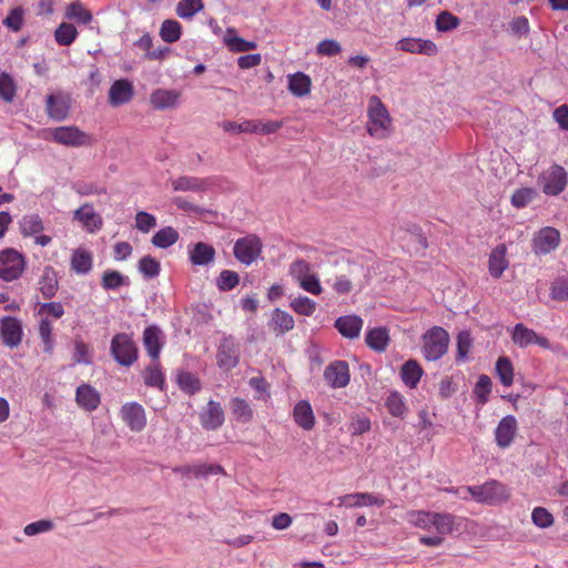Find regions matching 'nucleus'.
<instances>
[{"mask_svg":"<svg viewBox=\"0 0 568 568\" xmlns=\"http://www.w3.org/2000/svg\"><path fill=\"white\" fill-rule=\"evenodd\" d=\"M341 505L346 507H365L371 505H382L383 500H379L376 496L368 493H355L347 494L339 498Z\"/></svg>","mask_w":568,"mask_h":568,"instance_id":"37","label":"nucleus"},{"mask_svg":"<svg viewBox=\"0 0 568 568\" xmlns=\"http://www.w3.org/2000/svg\"><path fill=\"white\" fill-rule=\"evenodd\" d=\"M460 24L458 17L449 11H442L436 19V29L439 32H447L456 29Z\"/></svg>","mask_w":568,"mask_h":568,"instance_id":"55","label":"nucleus"},{"mask_svg":"<svg viewBox=\"0 0 568 568\" xmlns=\"http://www.w3.org/2000/svg\"><path fill=\"white\" fill-rule=\"evenodd\" d=\"M73 362L85 365L91 363L90 346L81 338L74 339Z\"/></svg>","mask_w":568,"mask_h":568,"instance_id":"59","label":"nucleus"},{"mask_svg":"<svg viewBox=\"0 0 568 568\" xmlns=\"http://www.w3.org/2000/svg\"><path fill=\"white\" fill-rule=\"evenodd\" d=\"M324 378L333 388L346 387L351 379L349 366L347 362H332L324 371Z\"/></svg>","mask_w":568,"mask_h":568,"instance_id":"16","label":"nucleus"},{"mask_svg":"<svg viewBox=\"0 0 568 568\" xmlns=\"http://www.w3.org/2000/svg\"><path fill=\"white\" fill-rule=\"evenodd\" d=\"M24 14L26 10L22 7L12 8L3 19L2 23L9 30L19 32L24 24Z\"/></svg>","mask_w":568,"mask_h":568,"instance_id":"51","label":"nucleus"},{"mask_svg":"<svg viewBox=\"0 0 568 568\" xmlns=\"http://www.w3.org/2000/svg\"><path fill=\"white\" fill-rule=\"evenodd\" d=\"M449 336L442 327H433L424 335V356L427 361L439 359L448 349Z\"/></svg>","mask_w":568,"mask_h":568,"instance_id":"8","label":"nucleus"},{"mask_svg":"<svg viewBox=\"0 0 568 568\" xmlns=\"http://www.w3.org/2000/svg\"><path fill=\"white\" fill-rule=\"evenodd\" d=\"M287 78L288 90L293 95L302 98L310 93L312 81L307 74L303 72H296L294 74H290Z\"/></svg>","mask_w":568,"mask_h":568,"instance_id":"38","label":"nucleus"},{"mask_svg":"<svg viewBox=\"0 0 568 568\" xmlns=\"http://www.w3.org/2000/svg\"><path fill=\"white\" fill-rule=\"evenodd\" d=\"M294 324V318L290 313L281 308H275L271 314L268 327L276 336H280L292 331Z\"/></svg>","mask_w":568,"mask_h":568,"instance_id":"29","label":"nucleus"},{"mask_svg":"<svg viewBox=\"0 0 568 568\" xmlns=\"http://www.w3.org/2000/svg\"><path fill=\"white\" fill-rule=\"evenodd\" d=\"M496 373L500 379V383L509 387L514 383V367L511 361L508 357H499L496 363Z\"/></svg>","mask_w":568,"mask_h":568,"instance_id":"50","label":"nucleus"},{"mask_svg":"<svg viewBox=\"0 0 568 568\" xmlns=\"http://www.w3.org/2000/svg\"><path fill=\"white\" fill-rule=\"evenodd\" d=\"M263 244L255 234H248L239 239L233 248L234 256L244 265H251L262 253Z\"/></svg>","mask_w":568,"mask_h":568,"instance_id":"10","label":"nucleus"},{"mask_svg":"<svg viewBox=\"0 0 568 568\" xmlns=\"http://www.w3.org/2000/svg\"><path fill=\"white\" fill-rule=\"evenodd\" d=\"M75 400L81 408L92 412L98 408L101 398L95 388L91 385L82 384L77 388Z\"/></svg>","mask_w":568,"mask_h":568,"instance_id":"27","label":"nucleus"},{"mask_svg":"<svg viewBox=\"0 0 568 568\" xmlns=\"http://www.w3.org/2000/svg\"><path fill=\"white\" fill-rule=\"evenodd\" d=\"M506 254L507 247L505 244H499L491 251L488 261V268L493 277L499 278L508 267Z\"/></svg>","mask_w":568,"mask_h":568,"instance_id":"32","label":"nucleus"},{"mask_svg":"<svg viewBox=\"0 0 568 568\" xmlns=\"http://www.w3.org/2000/svg\"><path fill=\"white\" fill-rule=\"evenodd\" d=\"M58 287V274L52 266L47 265L43 268L42 274L38 281V288L42 294L43 298L50 300L55 295Z\"/></svg>","mask_w":568,"mask_h":568,"instance_id":"30","label":"nucleus"},{"mask_svg":"<svg viewBox=\"0 0 568 568\" xmlns=\"http://www.w3.org/2000/svg\"><path fill=\"white\" fill-rule=\"evenodd\" d=\"M73 221L79 222L88 233H95L103 226V220L93 205L85 203L73 212Z\"/></svg>","mask_w":568,"mask_h":568,"instance_id":"17","label":"nucleus"},{"mask_svg":"<svg viewBox=\"0 0 568 568\" xmlns=\"http://www.w3.org/2000/svg\"><path fill=\"white\" fill-rule=\"evenodd\" d=\"M64 17L81 24H89L93 20L92 12L80 1L69 3L65 8Z\"/></svg>","mask_w":568,"mask_h":568,"instance_id":"36","label":"nucleus"},{"mask_svg":"<svg viewBox=\"0 0 568 568\" xmlns=\"http://www.w3.org/2000/svg\"><path fill=\"white\" fill-rule=\"evenodd\" d=\"M39 337L43 345V352L51 356L54 351L53 325L48 318H41L38 328Z\"/></svg>","mask_w":568,"mask_h":568,"instance_id":"43","label":"nucleus"},{"mask_svg":"<svg viewBox=\"0 0 568 568\" xmlns=\"http://www.w3.org/2000/svg\"><path fill=\"white\" fill-rule=\"evenodd\" d=\"M241 345L233 336L221 339L216 351V364L220 369L230 372L240 363Z\"/></svg>","mask_w":568,"mask_h":568,"instance_id":"9","label":"nucleus"},{"mask_svg":"<svg viewBox=\"0 0 568 568\" xmlns=\"http://www.w3.org/2000/svg\"><path fill=\"white\" fill-rule=\"evenodd\" d=\"M490 392V377L487 375H480L474 388V396L476 397L477 404L485 405L488 402Z\"/></svg>","mask_w":568,"mask_h":568,"instance_id":"54","label":"nucleus"},{"mask_svg":"<svg viewBox=\"0 0 568 568\" xmlns=\"http://www.w3.org/2000/svg\"><path fill=\"white\" fill-rule=\"evenodd\" d=\"M70 264L74 273L84 275L92 270L93 256L88 250L80 247L72 252Z\"/></svg>","mask_w":568,"mask_h":568,"instance_id":"33","label":"nucleus"},{"mask_svg":"<svg viewBox=\"0 0 568 568\" xmlns=\"http://www.w3.org/2000/svg\"><path fill=\"white\" fill-rule=\"evenodd\" d=\"M511 338L513 342L521 348L534 344L544 349L550 348V343L546 337L538 335L534 329L526 327L521 323L515 325Z\"/></svg>","mask_w":568,"mask_h":568,"instance_id":"15","label":"nucleus"},{"mask_svg":"<svg viewBox=\"0 0 568 568\" xmlns=\"http://www.w3.org/2000/svg\"><path fill=\"white\" fill-rule=\"evenodd\" d=\"M466 493L477 503L497 505L509 498L508 488L497 481L489 480L480 486H468Z\"/></svg>","mask_w":568,"mask_h":568,"instance_id":"2","label":"nucleus"},{"mask_svg":"<svg viewBox=\"0 0 568 568\" xmlns=\"http://www.w3.org/2000/svg\"><path fill=\"white\" fill-rule=\"evenodd\" d=\"M51 139L58 144L80 148L92 144V138L75 125L58 126L51 131Z\"/></svg>","mask_w":568,"mask_h":568,"instance_id":"11","label":"nucleus"},{"mask_svg":"<svg viewBox=\"0 0 568 568\" xmlns=\"http://www.w3.org/2000/svg\"><path fill=\"white\" fill-rule=\"evenodd\" d=\"M178 383L181 389L190 395L195 394L201 388L199 378L189 372L181 373L178 377Z\"/></svg>","mask_w":568,"mask_h":568,"instance_id":"58","label":"nucleus"},{"mask_svg":"<svg viewBox=\"0 0 568 568\" xmlns=\"http://www.w3.org/2000/svg\"><path fill=\"white\" fill-rule=\"evenodd\" d=\"M182 27L176 20H164L160 29V37L168 43L176 42L181 38Z\"/></svg>","mask_w":568,"mask_h":568,"instance_id":"48","label":"nucleus"},{"mask_svg":"<svg viewBox=\"0 0 568 568\" xmlns=\"http://www.w3.org/2000/svg\"><path fill=\"white\" fill-rule=\"evenodd\" d=\"M367 130L372 136L386 138L390 125V118L386 106L377 97H372L368 102Z\"/></svg>","mask_w":568,"mask_h":568,"instance_id":"3","label":"nucleus"},{"mask_svg":"<svg viewBox=\"0 0 568 568\" xmlns=\"http://www.w3.org/2000/svg\"><path fill=\"white\" fill-rule=\"evenodd\" d=\"M290 275L298 283L300 287L313 295L322 293V286L316 274L312 272L311 264L305 260H295L290 265Z\"/></svg>","mask_w":568,"mask_h":568,"instance_id":"6","label":"nucleus"},{"mask_svg":"<svg viewBox=\"0 0 568 568\" xmlns=\"http://www.w3.org/2000/svg\"><path fill=\"white\" fill-rule=\"evenodd\" d=\"M517 428V420L515 416L507 415L503 417L495 429V440L497 446L503 449L508 448L514 442Z\"/></svg>","mask_w":568,"mask_h":568,"instance_id":"20","label":"nucleus"},{"mask_svg":"<svg viewBox=\"0 0 568 568\" xmlns=\"http://www.w3.org/2000/svg\"><path fill=\"white\" fill-rule=\"evenodd\" d=\"M397 48L410 53H420L428 57L435 55L438 52V48L432 40L423 39H403L397 42Z\"/></svg>","mask_w":568,"mask_h":568,"instance_id":"23","label":"nucleus"},{"mask_svg":"<svg viewBox=\"0 0 568 568\" xmlns=\"http://www.w3.org/2000/svg\"><path fill=\"white\" fill-rule=\"evenodd\" d=\"M407 520L415 527L436 532L433 536L419 537V542L429 547L442 546L446 535H450L459 529L457 518L448 513L410 511L407 514Z\"/></svg>","mask_w":568,"mask_h":568,"instance_id":"1","label":"nucleus"},{"mask_svg":"<svg viewBox=\"0 0 568 568\" xmlns=\"http://www.w3.org/2000/svg\"><path fill=\"white\" fill-rule=\"evenodd\" d=\"M110 353L118 364L131 366L138 359V347L126 333H118L111 339Z\"/></svg>","mask_w":568,"mask_h":568,"instance_id":"4","label":"nucleus"},{"mask_svg":"<svg viewBox=\"0 0 568 568\" xmlns=\"http://www.w3.org/2000/svg\"><path fill=\"white\" fill-rule=\"evenodd\" d=\"M189 257L193 265L202 266L212 263L215 258V248L204 242L189 246Z\"/></svg>","mask_w":568,"mask_h":568,"instance_id":"26","label":"nucleus"},{"mask_svg":"<svg viewBox=\"0 0 568 568\" xmlns=\"http://www.w3.org/2000/svg\"><path fill=\"white\" fill-rule=\"evenodd\" d=\"M240 282L239 274L231 270H224L217 277V287L220 291L226 292L233 290Z\"/></svg>","mask_w":568,"mask_h":568,"instance_id":"60","label":"nucleus"},{"mask_svg":"<svg viewBox=\"0 0 568 568\" xmlns=\"http://www.w3.org/2000/svg\"><path fill=\"white\" fill-rule=\"evenodd\" d=\"M536 195L537 193L532 187L519 189L513 194L511 204L517 209L525 207L535 200Z\"/></svg>","mask_w":568,"mask_h":568,"instance_id":"57","label":"nucleus"},{"mask_svg":"<svg viewBox=\"0 0 568 568\" xmlns=\"http://www.w3.org/2000/svg\"><path fill=\"white\" fill-rule=\"evenodd\" d=\"M18 84L8 72L0 73V99L6 103H12L16 99Z\"/></svg>","mask_w":568,"mask_h":568,"instance_id":"42","label":"nucleus"},{"mask_svg":"<svg viewBox=\"0 0 568 568\" xmlns=\"http://www.w3.org/2000/svg\"><path fill=\"white\" fill-rule=\"evenodd\" d=\"M551 297L557 301L568 300V277L561 276L554 281L551 286Z\"/></svg>","mask_w":568,"mask_h":568,"instance_id":"64","label":"nucleus"},{"mask_svg":"<svg viewBox=\"0 0 568 568\" xmlns=\"http://www.w3.org/2000/svg\"><path fill=\"white\" fill-rule=\"evenodd\" d=\"M204 4L202 0H180L176 4V14L182 19H191L197 12L203 10Z\"/></svg>","mask_w":568,"mask_h":568,"instance_id":"49","label":"nucleus"},{"mask_svg":"<svg viewBox=\"0 0 568 568\" xmlns=\"http://www.w3.org/2000/svg\"><path fill=\"white\" fill-rule=\"evenodd\" d=\"M559 232L554 227L547 226L535 235L532 251L537 254H548L559 245Z\"/></svg>","mask_w":568,"mask_h":568,"instance_id":"18","label":"nucleus"},{"mask_svg":"<svg viewBox=\"0 0 568 568\" xmlns=\"http://www.w3.org/2000/svg\"><path fill=\"white\" fill-rule=\"evenodd\" d=\"M538 183L546 195L556 196L566 189L568 173L561 165L552 164L539 175Z\"/></svg>","mask_w":568,"mask_h":568,"instance_id":"7","label":"nucleus"},{"mask_svg":"<svg viewBox=\"0 0 568 568\" xmlns=\"http://www.w3.org/2000/svg\"><path fill=\"white\" fill-rule=\"evenodd\" d=\"M334 326L341 335L347 338H356L363 327V320L357 315L341 316L335 321Z\"/></svg>","mask_w":568,"mask_h":568,"instance_id":"28","label":"nucleus"},{"mask_svg":"<svg viewBox=\"0 0 568 568\" xmlns=\"http://www.w3.org/2000/svg\"><path fill=\"white\" fill-rule=\"evenodd\" d=\"M156 225V219L154 215L140 211L135 215V227L142 233H149Z\"/></svg>","mask_w":568,"mask_h":568,"instance_id":"62","label":"nucleus"},{"mask_svg":"<svg viewBox=\"0 0 568 568\" xmlns=\"http://www.w3.org/2000/svg\"><path fill=\"white\" fill-rule=\"evenodd\" d=\"M291 308L303 316H312L316 311L317 304L307 296H297L290 303Z\"/></svg>","mask_w":568,"mask_h":568,"instance_id":"52","label":"nucleus"},{"mask_svg":"<svg viewBox=\"0 0 568 568\" xmlns=\"http://www.w3.org/2000/svg\"><path fill=\"white\" fill-rule=\"evenodd\" d=\"M179 232L172 226L160 229L151 239V243L159 248H168L179 241Z\"/></svg>","mask_w":568,"mask_h":568,"instance_id":"41","label":"nucleus"},{"mask_svg":"<svg viewBox=\"0 0 568 568\" xmlns=\"http://www.w3.org/2000/svg\"><path fill=\"white\" fill-rule=\"evenodd\" d=\"M143 378L145 385L150 387H158L160 389L163 388L165 378L160 368L159 359L156 362L152 361V363L148 367H145L143 372Z\"/></svg>","mask_w":568,"mask_h":568,"instance_id":"46","label":"nucleus"},{"mask_svg":"<svg viewBox=\"0 0 568 568\" xmlns=\"http://www.w3.org/2000/svg\"><path fill=\"white\" fill-rule=\"evenodd\" d=\"M77 28L69 22H61L54 31V40L59 45H71L78 37Z\"/></svg>","mask_w":568,"mask_h":568,"instance_id":"44","label":"nucleus"},{"mask_svg":"<svg viewBox=\"0 0 568 568\" xmlns=\"http://www.w3.org/2000/svg\"><path fill=\"white\" fill-rule=\"evenodd\" d=\"M397 236L408 252L424 255L428 243L418 225L414 223L406 224L398 230Z\"/></svg>","mask_w":568,"mask_h":568,"instance_id":"12","label":"nucleus"},{"mask_svg":"<svg viewBox=\"0 0 568 568\" xmlns=\"http://www.w3.org/2000/svg\"><path fill=\"white\" fill-rule=\"evenodd\" d=\"M133 95L132 83L125 79H120L114 81L109 90V103L112 106H119L129 103Z\"/></svg>","mask_w":568,"mask_h":568,"instance_id":"22","label":"nucleus"},{"mask_svg":"<svg viewBox=\"0 0 568 568\" xmlns=\"http://www.w3.org/2000/svg\"><path fill=\"white\" fill-rule=\"evenodd\" d=\"M532 523L540 528H548L554 524L552 515L544 507H537L531 514Z\"/></svg>","mask_w":568,"mask_h":568,"instance_id":"63","label":"nucleus"},{"mask_svg":"<svg viewBox=\"0 0 568 568\" xmlns=\"http://www.w3.org/2000/svg\"><path fill=\"white\" fill-rule=\"evenodd\" d=\"M366 344L374 351H385L388 343L386 328H373L366 334Z\"/></svg>","mask_w":568,"mask_h":568,"instance_id":"47","label":"nucleus"},{"mask_svg":"<svg viewBox=\"0 0 568 568\" xmlns=\"http://www.w3.org/2000/svg\"><path fill=\"white\" fill-rule=\"evenodd\" d=\"M181 93L176 90L156 89L150 95V103L156 110L175 108L179 104Z\"/></svg>","mask_w":568,"mask_h":568,"instance_id":"24","label":"nucleus"},{"mask_svg":"<svg viewBox=\"0 0 568 568\" xmlns=\"http://www.w3.org/2000/svg\"><path fill=\"white\" fill-rule=\"evenodd\" d=\"M143 345L152 361L156 362L163 346L162 332L156 326H149L143 332Z\"/></svg>","mask_w":568,"mask_h":568,"instance_id":"25","label":"nucleus"},{"mask_svg":"<svg viewBox=\"0 0 568 568\" xmlns=\"http://www.w3.org/2000/svg\"><path fill=\"white\" fill-rule=\"evenodd\" d=\"M139 271L149 278L155 277L161 271L160 262L151 255H145L139 261Z\"/></svg>","mask_w":568,"mask_h":568,"instance_id":"56","label":"nucleus"},{"mask_svg":"<svg viewBox=\"0 0 568 568\" xmlns=\"http://www.w3.org/2000/svg\"><path fill=\"white\" fill-rule=\"evenodd\" d=\"M174 473L181 474L185 477H206L207 476V465L206 464H200V465H186V466H180L175 467L173 469Z\"/></svg>","mask_w":568,"mask_h":568,"instance_id":"61","label":"nucleus"},{"mask_svg":"<svg viewBox=\"0 0 568 568\" xmlns=\"http://www.w3.org/2000/svg\"><path fill=\"white\" fill-rule=\"evenodd\" d=\"M23 328L19 318L13 316H3L0 318V338L2 343L14 348L22 342Z\"/></svg>","mask_w":568,"mask_h":568,"instance_id":"13","label":"nucleus"},{"mask_svg":"<svg viewBox=\"0 0 568 568\" xmlns=\"http://www.w3.org/2000/svg\"><path fill=\"white\" fill-rule=\"evenodd\" d=\"M172 187L174 191H192L200 192L206 190L211 183L209 179H200L195 176H180L172 182Z\"/></svg>","mask_w":568,"mask_h":568,"instance_id":"34","label":"nucleus"},{"mask_svg":"<svg viewBox=\"0 0 568 568\" xmlns=\"http://www.w3.org/2000/svg\"><path fill=\"white\" fill-rule=\"evenodd\" d=\"M26 268L24 256L14 248L0 251V280L13 282L18 280Z\"/></svg>","mask_w":568,"mask_h":568,"instance_id":"5","label":"nucleus"},{"mask_svg":"<svg viewBox=\"0 0 568 568\" xmlns=\"http://www.w3.org/2000/svg\"><path fill=\"white\" fill-rule=\"evenodd\" d=\"M44 230L42 219L37 213L26 214L19 221V231L23 237L40 234Z\"/></svg>","mask_w":568,"mask_h":568,"instance_id":"35","label":"nucleus"},{"mask_svg":"<svg viewBox=\"0 0 568 568\" xmlns=\"http://www.w3.org/2000/svg\"><path fill=\"white\" fill-rule=\"evenodd\" d=\"M294 422L303 429L311 430L315 425L313 408L307 400H300L293 409Z\"/></svg>","mask_w":568,"mask_h":568,"instance_id":"31","label":"nucleus"},{"mask_svg":"<svg viewBox=\"0 0 568 568\" xmlns=\"http://www.w3.org/2000/svg\"><path fill=\"white\" fill-rule=\"evenodd\" d=\"M126 283V277L119 271L106 270L102 274L101 285L104 290H118Z\"/></svg>","mask_w":568,"mask_h":568,"instance_id":"53","label":"nucleus"},{"mask_svg":"<svg viewBox=\"0 0 568 568\" xmlns=\"http://www.w3.org/2000/svg\"><path fill=\"white\" fill-rule=\"evenodd\" d=\"M230 408L235 419L242 424L252 422L254 412L251 405L241 397H234L230 402Z\"/></svg>","mask_w":568,"mask_h":568,"instance_id":"40","label":"nucleus"},{"mask_svg":"<svg viewBox=\"0 0 568 568\" xmlns=\"http://www.w3.org/2000/svg\"><path fill=\"white\" fill-rule=\"evenodd\" d=\"M120 416L132 432L139 433L146 425L144 408L135 402L124 404L120 409Z\"/></svg>","mask_w":568,"mask_h":568,"instance_id":"14","label":"nucleus"},{"mask_svg":"<svg viewBox=\"0 0 568 568\" xmlns=\"http://www.w3.org/2000/svg\"><path fill=\"white\" fill-rule=\"evenodd\" d=\"M71 100L62 93L49 94L45 100V111L50 119L63 121L68 118Z\"/></svg>","mask_w":568,"mask_h":568,"instance_id":"19","label":"nucleus"},{"mask_svg":"<svg viewBox=\"0 0 568 568\" xmlns=\"http://www.w3.org/2000/svg\"><path fill=\"white\" fill-rule=\"evenodd\" d=\"M422 375L423 368L414 359L407 361L400 368V378L403 383L409 388L417 386Z\"/></svg>","mask_w":568,"mask_h":568,"instance_id":"39","label":"nucleus"},{"mask_svg":"<svg viewBox=\"0 0 568 568\" xmlns=\"http://www.w3.org/2000/svg\"><path fill=\"white\" fill-rule=\"evenodd\" d=\"M224 42L230 51L233 52H246L256 49V43L253 41H247L241 37L235 34L233 29L227 30V34L224 38Z\"/></svg>","mask_w":568,"mask_h":568,"instance_id":"45","label":"nucleus"},{"mask_svg":"<svg viewBox=\"0 0 568 568\" xmlns=\"http://www.w3.org/2000/svg\"><path fill=\"white\" fill-rule=\"evenodd\" d=\"M201 425L206 430H215L224 424V412L220 403L210 400L200 415Z\"/></svg>","mask_w":568,"mask_h":568,"instance_id":"21","label":"nucleus"}]
</instances>
